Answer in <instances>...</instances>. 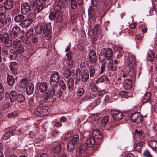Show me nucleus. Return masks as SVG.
Wrapping results in <instances>:
<instances>
[{"instance_id": "obj_1", "label": "nucleus", "mask_w": 157, "mask_h": 157, "mask_svg": "<svg viewBox=\"0 0 157 157\" xmlns=\"http://www.w3.org/2000/svg\"><path fill=\"white\" fill-rule=\"evenodd\" d=\"M60 79V75L58 72L52 74L50 78L49 86L47 92L45 93L43 98L45 102L48 101L52 98L54 95L59 98L62 94L61 90L58 89V83Z\"/></svg>"}, {"instance_id": "obj_2", "label": "nucleus", "mask_w": 157, "mask_h": 157, "mask_svg": "<svg viewBox=\"0 0 157 157\" xmlns=\"http://www.w3.org/2000/svg\"><path fill=\"white\" fill-rule=\"evenodd\" d=\"M36 32L40 34L43 32L45 36H48L51 33V28L50 25H46L45 23L40 22L35 26Z\"/></svg>"}, {"instance_id": "obj_3", "label": "nucleus", "mask_w": 157, "mask_h": 157, "mask_svg": "<svg viewBox=\"0 0 157 157\" xmlns=\"http://www.w3.org/2000/svg\"><path fill=\"white\" fill-rule=\"evenodd\" d=\"M0 39L6 47H10L12 46V40L10 39L8 33L7 32L3 30L0 31Z\"/></svg>"}, {"instance_id": "obj_4", "label": "nucleus", "mask_w": 157, "mask_h": 157, "mask_svg": "<svg viewBox=\"0 0 157 157\" xmlns=\"http://www.w3.org/2000/svg\"><path fill=\"white\" fill-rule=\"evenodd\" d=\"M114 57L112 49L109 48V70L110 69L112 71H115L117 68V59L113 60Z\"/></svg>"}, {"instance_id": "obj_5", "label": "nucleus", "mask_w": 157, "mask_h": 157, "mask_svg": "<svg viewBox=\"0 0 157 157\" xmlns=\"http://www.w3.org/2000/svg\"><path fill=\"white\" fill-rule=\"evenodd\" d=\"M63 14L62 11L59 7H56L55 11L50 13L49 18L51 20L56 19L57 22L61 21L62 19Z\"/></svg>"}, {"instance_id": "obj_6", "label": "nucleus", "mask_w": 157, "mask_h": 157, "mask_svg": "<svg viewBox=\"0 0 157 157\" xmlns=\"http://www.w3.org/2000/svg\"><path fill=\"white\" fill-rule=\"evenodd\" d=\"M9 47H3L2 49L3 54L10 59H15L17 57V54L15 51Z\"/></svg>"}, {"instance_id": "obj_7", "label": "nucleus", "mask_w": 157, "mask_h": 157, "mask_svg": "<svg viewBox=\"0 0 157 157\" xmlns=\"http://www.w3.org/2000/svg\"><path fill=\"white\" fill-rule=\"evenodd\" d=\"M14 21L17 23H19V25L22 27L28 26V25L30 23V21L26 20L25 17L22 14H18L14 17Z\"/></svg>"}, {"instance_id": "obj_8", "label": "nucleus", "mask_w": 157, "mask_h": 157, "mask_svg": "<svg viewBox=\"0 0 157 157\" xmlns=\"http://www.w3.org/2000/svg\"><path fill=\"white\" fill-rule=\"evenodd\" d=\"M25 32L23 30H21L20 27L17 25L13 26L9 33L10 36L12 38H17L20 35L23 34Z\"/></svg>"}, {"instance_id": "obj_9", "label": "nucleus", "mask_w": 157, "mask_h": 157, "mask_svg": "<svg viewBox=\"0 0 157 157\" xmlns=\"http://www.w3.org/2000/svg\"><path fill=\"white\" fill-rule=\"evenodd\" d=\"M79 135H74L72 139L69 141L67 146V149L68 151L71 152L73 151L79 140Z\"/></svg>"}, {"instance_id": "obj_10", "label": "nucleus", "mask_w": 157, "mask_h": 157, "mask_svg": "<svg viewBox=\"0 0 157 157\" xmlns=\"http://www.w3.org/2000/svg\"><path fill=\"white\" fill-rule=\"evenodd\" d=\"M12 44L13 47L16 50L15 52L17 53H22L24 51V47L20 40L17 39L14 40Z\"/></svg>"}, {"instance_id": "obj_11", "label": "nucleus", "mask_w": 157, "mask_h": 157, "mask_svg": "<svg viewBox=\"0 0 157 157\" xmlns=\"http://www.w3.org/2000/svg\"><path fill=\"white\" fill-rule=\"evenodd\" d=\"M34 113L37 116H44L48 113V108L47 107L39 106L35 109Z\"/></svg>"}, {"instance_id": "obj_12", "label": "nucleus", "mask_w": 157, "mask_h": 157, "mask_svg": "<svg viewBox=\"0 0 157 157\" xmlns=\"http://www.w3.org/2000/svg\"><path fill=\"white\" fill-rule=\"evenodd\" d=\"M33 7L30 5V3L28 2H24L22 3L21 4V12L23 14H26L29 12L31 9Z\"/></svg>"}, {"instance_id": "obj_13", "label": "nucleus", "mask_w": 157, "mask_h": 157, "mask_svg": "<svg viewBox=\"0 0 157 157\" xmlns=\"http://www.w3.org/2000/svg\"><path fill=\"white\" fill-rule=\"evenodd\" d=\"M11 21L10 17L6 18L4 14L0 13V28H2L5 25L10 23Z\"/></svg>"}, {"instance_id": "obj_14", "label": "nucleus", "mask_w": 157, "mask_h": 157, "mask_svg": "<svg viewBox=\"0 0 157 157\" xmlns=\"http://www.w3.org/2000/svg\"><path fill=\"white\" fill-rule=\"evenodd\" d=\"M110 113L114 120L116 121L121 120L123 117V113L122 112L115 109H112Z\"/></svg>"}, {"instance_id": "obj_15", "label": "nucleus", "mask_w": 157, "mask_h": 157, "mask_svg": "<svg viewBox=\"0 0 157 157\" xmlns=\"http://www.w3.org/2000/svg\"><path fill=\"white\" fill-rule=\"evenodd\" d=\"M131 120L133 122L139 123L142 121L143 118L140 113L135 112L131 115Z\"/></svg>"}, {"instance_id": "obj_16", "label": "nucleus", "mask_w": 157, "mask_h": 157, "mask_svg": "<svg viewBox=\"0 0 157 157\" xmlns=\"http://www.w3.org/2000/svg\"><path fill=\"white\" fill-rule=\"evenodd\" d=\"M88 58L90 62L92 64H96L97 60L96 52L92 50L90 51L88 54Z\"/></svg>"}, {"instance_id": "obj_17", "label": "nucleus", "mask_w": 157, "mask_h": 157, "mask_svg": "<svg viewBox=\"0 0 157 157\" xmlns=\"http://www.w3.org/2000/svg\"><path fill=\"white\" fill-rule=\"evenodd\" d=\"M88 149V147L86 145L83 144L81 145L76 151V155L78 156H80L84 153H87Z\"/></svg>"}, {"instance_id": "obj_18", "label": "nucleus", "mask_w": 157, "mask_h": 157, "mask_svg": "<svg viewBox=\"0 0 157 157\" xmlns=\"http://www.w3.org/2000/svg\"><path fill=\"white\" fill-rule=\"evenodd\" d=\"M16 130V127L13 126L10 128H9V130L6 131L5 133L3 136V139L6 140L8 139L10 136L13 135V132L15 131Z\"/></svg>"}, {"instance_id": "obj_19", "label": "nucleus", "mask_w": 157, "mask_h": 157, "mask_svg": "<svg viewBox=\"0 0 157 157\" xmlns=\"http://www.w3.org/2000/svg\"><path fill=\"white\" fill-rule=\"evenodd\" d=\"M101 54L99 57V60L101 62L103 63L105 61V58L108 60L107 54H108V49H102L101 52Z\"/></svg>"}, {"instance_id": "obj_20", "label": "nucleus", "mask_w": 157, "mask_h": 157, "mask_svg": "<svg viewBox=\"0 0 157 157\" xmlns=\"http://www.w3.org/2000/svg\"><path fill=\"white\" fill-rule=\"evenodd\" d=\"M151 98V93L150 92H148L144 96L142 100V103L145 104L147 102H150Z\"/></svg>"}, {"instance_id": "obj_21", "label": "nucleus", "mask_w": 157, "mask_h": 157, "mask_svg": "<svg viewBox=\"0 0 157 157\" xmlns=\"http://www.w3.org/2000/svg\"><path fill=\"white\" fill-rule=\"evenodd\" d=\"M96 143V140L93 137H89L86 141V145L88 147H92Z\"/></svg>"}, {"instance_id": "obj_22", "label": "nucleus", "mask_w": 157, "mask_h": 157, "mask_svg": "<svg viewBox=\"0 0 157 157\" xmlns=\"http://www.w3.org/2000/svg\"><path fill=\"white\" fill-rule=\"evenodd\" d=\"M17 63L14 62H12L9 65V67L10 71L12 73L15 75L17 74Z\"/></svg>"}, {"instance_id": "obj_23", "label": "nucleus", "mask_w": 157, "mask_h": 157, "mask_svg": "<svg viewBox=\"0 0 157 157\" xmlns=\"http://www.w3.org/2000/svg\"><path fill=\"white\" fill-rule=\"evenodd\" d=\"M74 80L72 78H69L67 81V88L69 92H71L74 89Z\"/></svg>"}, {"instance_id": "obj_24", "label": "nucleus", "mask_w": 157, "mask_h": 157, "mask_svg": "<svg viewBox=\"0 0 157 157\" xmlns=\"http://www.w3.org/2000/svg\"><path fill=\"white\" fill-rule=\"evenodd\" d=\"M93 136L97 139H101L102 137L101 132L98 129H94L92 132Z\"/></svg>"}, {"instance_id": "obj_25", "label": "nucleus", "mask_w": 157, "mask_h": 157, "mask_svg": "<svg viewBox=\"0 0 157 157\" xmlns=\"http://www.w3.org/2000/svg\"><path fill=\"white\" fill-rule=\"evenodd\" d=\"M124 86L126 90H129L131 88L132 86V81L130 79L125 80L124 82Z\"/></svg>"}, {"instance_id": "obj_26", "label": "nucleus", "mask_w": 157, "mask_h": 157, "mask_svg": "<svg viewBox=\"0 0 157 157\" xmlns=\"http://www.w3.org/2000/svg\"><path fill=\"white\" fill-rule=\"evenodd\" d=\"M34 91V87L33 84L31 83H28L26 87V92L28 95L32 94Z\"/></svg>"}, {"instance_id": "obj_27", "label": "nucleus", "mask_w": 157, "mask_h": 157, "mask_svg": "<svg viewBox=\"0 0 157 157\" xmlns=\"http://www.w3.org/2000/svg\"><path fill=\"white\" fill-rule=\"evenodd\" d=\"M48 85L44 82H41L39 86L40 91L42 93L46 91L47 89Z\"/></svg>"}, {"instance_id": "obj_28", "label": "nucleus", "mask_w": 157, "mask_h": 157, "mask_svg": "<svg viewBox=\"0 0 157 157\" xmlns=\"http://www.w3.org/2000/svg\"><path fill=\"white\" fill-rule=\"evenodd\" d=\"M4 6L8 10L11 9L13 6V1L12 0H6L4 3Z\"/></svg>"}, {"instance_id": "obj_29", "label": "nucleus", "mask_w": 157, "mask_h": 157, "mask_svg": "<svg viewBox=\"0 0 157 157\" xmlns=\"http://www.w3.org/2000/svg\"><path fill=\"white\" fill-rule=\"evenodd\" d=\"M148 145L153 150L155 151L157 150V141L154 140H150L148 143Z\"/></svg>"}, {"instance_id": "obj_30", "label": "nucleus", "mask_w": 157, "mask_h": 157, "mask_svg": "<svg viewBox=\"0 0 157 157\" xmlns=\"http://www.w3.org/2000/svg\"><path fill=\"white\" fill-rule=\"evenodd\" d=\"M17 94L15 91H11L9 94V97L10 101L11 102H13L16 100Z\"/></svg>"}, {"instance_id": "obj_31", "label": "nucleus", "mask_w": 157, "mask_h": 157, "mask_svg": "<svg viewBox=\"0 0 157 157\" xmlns=\"http://www.w3.org/2000/svg\"><path fill=\"white\" fill-rule=\"evenodd\" d=\"M7 82L8 85L10 86H13L15 83V79L11 75H8L7 78Z\"/></svg>"}, {"instance_id": "obj_32", "label": "nucleus", "mask_w": 157, "mask_h": 157, "mask_svg": "<svg viewBox=\"0 0 157 157\" xmlns=\"http://www.w3.org/2000/svg\"><path fill=\"white\" fill-rule=\"evenodd\" d=\"M68 2L67 0H59L58 2V5L59 7H62L63 8H66L68 6Z\"/></svg>"}, {"instance_id": "obj_33", "label": "nucleus", "mask_w": 157, "mask_h": 157, "mask_svg": "<svg viewBox=\"0 0 157 157\" xmlns=\"http://www.w3.org/2000/svg\"><path fill=\"white\" fill-rule=\"evenodd\" d=\"M39 36L36 34H34L30 38L31 42L33 44H36L37 43L39 40Z\"/></svg>"}, {"instance_id": "obj_34", "label": "nucleus", "mask_w": 157, "mask_h": 157, "mask_svg": "<svg viewBox=\"0 0 157 157\" xmlns=\"http://www.w3.org/2000/svg\"><path fill=\"white\" fill-rule=\"evenodd\" d=\"M28 83V79L26 78H23L21 80L20 83V85L21 87L24 88L26 87Z\"/></svg>"}, {"instance_id": "obj_35", "label": "nucleus", "mask_w": 157, "mask_h": 157, "mask_svg": "<svg viewBox=\"0 0 157 157\" xmlns=\"http://www.w3.org/2000/svg\"><path fill=\"white\" fill-rule=\"evenodd\" d=\"M36 17V15L34 13H29L28 15L27 18H26V20L30 21V23L28 25V26H29L33 22V18Z\"/></svg>"}, {"instance_id": "obj_36", "label": "nucleus", "mask_w": 157, "mask_h": 157, "mask_svg": "<svg viewBox=\"0 0 157 157\" xmlns=\"http://www.w3.org/2000/svg\"><path fill=\"white\" fill-rule=\"evenodd\" d=\"M101 102V101L99 99H97L94 102L90 103L89 105V107L93 108L95 107L97 105H98Z\"/></svg>"}, {"instance_id": "obj_37", "label": "nucleus", "mask_w": 157, "mask_h": 157, "mask_svg": "<svg viewBox=\"0 0 157 157\" xmlns=\"http://www.w3.org/2000/svg\"><path fill=\"white\" fill-rule=\"evenodd\" d=\"M63 74L65 77L68 78L71 75V71L68 68L66 67L65 69Z\"/></svg>"}, {"instance_id": "obj_38", "label": "nucleus", "mask_w": 157, "mask_h": 157, "mask_svg": "<svg viewBox=\"0 0 157 157\" xmlns=\"http://www.w3.org/2000/svg\"><path fill=\"white\" fill-rule=\"evenodd\" d=\"M144 144V143L142 142L138 143L135 146L136 150L139 152H140Z\"/></svg>"}, {"instance_id": "obj_39", "label": "nucleus", "mask_w": 157, "mask_h": 157, "mask_svg": "<svg viewBox=\"0 0 157 157\" xmlns=\"http://www.w3.org/2000/svg\"><path fill=\"white\" fill-rule=\"evenodd\" d=\"M155 57V55L153 52L149 53L147 56V59L148 61L152 62Z\"/></svg>"}, {"instance_id": "obj_40", "label": "nucleus", "mask_w": 157, "mask_h": 157, "mask_svg": "<svg viewBox=\"0 0 157 157\" xmlns=\"http://www.w3.org/2000/svg\"><path fill=\"white\" fill-rule=\"evenodd\" d=\"M90 75V77H93L94 76L95 70L94 66L92 65H91L89 66Z\"/></svg>"}, {"instance_id": "obj_41", "label": "nucleus", "mask_w": 157, "mask_h": 157, "mask_svg": "<svg viewBox=\"0 0 157 157\" xmlns=\"http://www.w3.org/2000/svg\"><path fill=\"white\" fill-rule=\"evenodd\" d=\"M25 100V98L24 96L22 94L17 95L16 100L18 103L23 102Z\"/></svg>"}, {"instance_id": "obj_42", "label": "nucleus", "mask_w": 157, "mask_h": 157, "mask_svg": "<svg viewBox=\"0 0 157 157\" xmlns=\"http://www.w3.org/2000/svg\"><path fill=\"white\" fill-rule=\"evenodd\" d=\"M52 151L56 154L60 152L61 150V147L60 145H58L52 148Z\"/></svg>"}, {"instance_id": "obj_43", "label": "nucleus", "mask_w": 157, "mask_h": 157, "mask_svg": "<svg viewBox=\"0 0 157 157\" xmlns=\"http://www.w3.org/2000/svg\"><path fill=\"white\" fill-rule=\"evenodd\" d=\"M136 58L135 57L133 56H130L129 58V65L130 66L132 67V64H134L135 62Z\"/></svg>"}, {"instance_id": "obj_44", "label": "nucleus", "mask_w": 157, "mask_h": 157, "mask_svg": "<svg viewBox=\"0 0 157 157\" xmlns=\"http://www.w3.org/2000/svg\"><path fill=\"white\" fill-rule=\"evenodd\" d=\"M108 123V116H105L101 121L102 125L103 127H106V125Z\"/></svg>"}, {"instance_id": "obj_45", "label": "nucleus", "mask_w": 157, "mask_h": 157, "mask_svg": "<svg viewBox=\"0 0 157 157\" xmlns=\"http://www.w3.org/2000/svg\"><path fill=\"white\" fill-rule=\"evenodd\" d=\"M71 5L72 9L75 10L77 6V3L76 0H71Z\"/></svg>"}, {"instance_id": "obj_46", "label": "nucleus", "mask_w": 157, "mask_h": 157, "mask_svg": "<svg viewBox=\"0 0 157 157\" xmlns=\"http://www.w3.org/2000/svg\"><path fill=\"white\" fill-rule=\"evenodd\" d=\"M33 34V30L32 29H30L29 30H27L25 33L26 36H27L28 37L29 36L30 38Z\"/></svg>"}, {"instance_id": "obj_47", "label": "nucleus", "mask_w": 157, "mask_h": 157, "mask_svg": "<svg viewBox=\"0 0 157 157\" xmlns=\"http://www.w3.org/2000/svg\"><path fill=\"white\" fill-rule=\"evenodd\" d=\"M107 79V77L105 75H103L101 76V78L98 79L96 81V83L98 84L100 82H102Z\"/></svg>"}, {"instance_id": "obj_48", "label": "nucleus", "mask_w": 157, "mask_h": 157, "mask_svg": "<svg viewBox=\"0 0 157 157\" xmlns=\"http://www.w3.org/2000/svg\"><path fill=\"white\" fill-rule=\"evenodd\" d=\"M89 78V75L88 73H86L82 76V82H86Z\"/></svg>"}, {"instance_id": "obj_49", "label": "nucleus", "mask_w": 157, "mask_h": 157, "mask_svg": "<svg viewBox=\"0 0 157 157\" xmlns=\"http://www.w3.org/2000/svg\"><path fill=\"white\" fill-rule=\"evenodd\" d=\"M43 6L42 5H40L36 6L35 10V13H37L41 11L43 9Z\"/></svg>"}, {"instance_id": "obj_50", "label": "nucleus", "mask_w": 157, "mask_h": 157, "mask_svg": "<svg viewBox=\"0 0 157 157\" xmlns=\"http://www.w3.org/2000/svg\"><path fill=\"white\" fill-rule=\"evenodd\" d=\"M143 156L144 157H152V155L148 150H145L143 153Z\"/></svg>"}, {"instance_id": "obj_51", "label": "nucleus", "mask_w": 157, "mask_h": 157, "mask_svg": "<svg viewBox=\"0 0 157 157\" xmlns=\"http://www.w3.org/2000/svg\"><path fill=\"white\" fill-rule=\"evenodd\" d=\"M84 92V89L82 88H81L78 89L77 94L78 96H81L83 95Z\"/></svg>"}, {"instance_id": "obj_52", "label": "nucleus", "mask_w": 157, "mask_h": 157, "mask_svg": "<svg viewBox=\"0 0 157 157\" xmlns=\"http://www.w3.org/2000/svg\"><path fill=\"white\" fill-rule=\"evenodd\" d=\"M90 87L93 91L96 92L97 90L98 87L94 83H92L90 85Z\"/></svg>"}, {"instance_id": "obj_53", "label": "nucleus", "mask_w": 157, "mask_h": 157, "mask_svg": "<svg viewBox=\"0 0 157 157\" xmlns=\"http://www.w3.org/2000/svg\"><path fill=\"white\" fill-rule=\"evenodd\" d=\"M17 113L15 112H13L8 114L7 117L9 118H12L16 117L17 115Z\"/></svg>"}, {"instance_id": "obj_54", "label": "nucleus", "mask_w": 157, "mask_h": 157, "mask_svg": "<svg viewBox=\"0 0 157 157\" xmlns=\"http://www.w3.org/2000/svg\"><path fill=\"white\" fill-rule=\"evenodd\" d=\"M60 85L61 88L63 90H65L66 89V85L63 81H61L60 82Z\"/></svg>"}, {"instance_id": "obj_55", "label": "nucleus", "mask_w": 157, "mask_h": 157, "mask_svg": "<svg viewBox=\"0 0 157 157\" xmlns=\"http://www.w3.org/2000/svg\"><path fill=\"white\" fill-rule=\"evenodd\" d=\"M22 41L24 43L27 45H29L30 44V42L28 41V37L27 36L22 38Z\"/></svg>"}, {"instance_id": "obj_56", "label": "nucleus", "mask_w": 157, "mask_h": 157, "mask_svg": "<svg viewBox=\"0 0 157 157\" xmlns=\"http://www.w3.org/2000/svg\"><path fill=\"white\" fill-rule=\"evenodd\" d=\"M38 0H30V5L33 7H35L37 5V2H36Z\"/></svg>"}, {"instance_id": "obj_57", "label": "nucleus", "mask_w": 157, "mask_h": 157, "mask_svg": "<svg viewBox=\"0 0 157 157\" xmlns=\"http://www.w3.org/2000/svg\"><path fill=\"white\" fill-rule=\"evenodd\" d=\"M106 64V61H105L104 63L102 64L101 67V73H103L105 70V64Z\"/></svg>"}, {"instance_id": "obj_58", "label": "nucleus", "mask_w": 157, "mask_h": 157, "mask_svg": "<svg viewBox=\"0 0 157 157\" xmlns=\"http://www.w3.org/2000/svg\"><path fill=\"white\" fill-rule=\"evenodd\" d=\"M58 133V131L56 130H52L51 132V135L55 137L57 136Z\"/></svg>"}, {"instance_id": "obj_59", "label": "nucleus", "mask_w": 157, "mask_h": 157, "mask_svg": "<svg viewBox=\"0 0 157 157\" xmlns=\"http://www.w3.org/2000/svg\"><path fill=\"white\" fill-rule=\"evenodd\" d=\"M136 134L138 135L139 136H141L143 134V132L140 130H138L137 129H136L135 130Z\"/></svg>"}, {"instance_id": "obj_60", "label": "nucleus", "mask_w": 157, "mask_h": 157, "mask_svg": "<svg viewBox=\"0 0 157 157\" xmlns=\"http://www.w3.org/2000/svg\"><path fill=\"white\" fill-rule=\"evenodd\" d=\"M100 25L98 24H97L94 28V31H98L100 29Z\"/></svg>"}, {"instance_id": "obj_61", "label": "nucleus", "mask_w": 157, "mask_h": 157, "mask_svg": "<svg viewBox=\"0 0 157 157\" xmlns=\"http://www.w3.org/2000/svg\"><path fill=\"white\" fill-rule=\"evenodd\" d=\"M4 90L3 85L0 83V93H3Z\"/></svg>"}, {"instance_id": "obj_62", "label": "nucleus", "mask_w": 157, "mask_h": 157, "mask_svg": "<svg viewBox=\"0 0 157 157\" xmlns=\"http://www.w3.org/2000/svg\"><path fill=\"white\" fill-rule=\"evenodd\" d=\"M98 95L101 96H103L106 93L104 90H102V91H98Z\"/></svg>"}, {"instance_id": "obj_63", "label": "nucleus", "mask_w": 157, "mask_h": 157, "mask_svg": "<svg viewBox=\"0 0 157 157\" xmlns=\"http://www.w3.org/2000/svg\"><path fill=\"white\" fill-rule=\"evenodd\" d=\"M121 94L125 97H127L128 96V93L126 91H122L121 93Z\"/></svg>"}, {"instance_id": "obj_64", "label": "nucleus", "mask_w": 157, "mask_h": 157, "mask_svg": "<svg viewBox=\"0 0 157 157\" xmlns=\"http://www.w3.org/2000/svg\"><path fill=\"white\" fill-rule=\"evenodd\" d=\"M73 62L71 60H69V61L67 62V64L70 67H71L73 66Z\"/></svg>"}]
</instances>
